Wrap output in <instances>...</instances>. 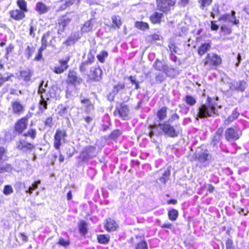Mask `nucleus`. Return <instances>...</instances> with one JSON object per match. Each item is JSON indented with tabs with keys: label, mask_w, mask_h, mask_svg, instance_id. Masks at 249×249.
<instances>
[{
	"label": "nucleus",
	"mask_w": 249,
	"mask_h": 249,
	"mask_svg": "<svg viewBox=\"0 0 249 249\" xmlns=\"http://www.w3.org/2000/svg\"><path fill=\"white\" fill-rule=\"evenodd\" d=\"M217 100V97L215 101H213L210 97H208L207 103L201 105L198 107L197 117L200 118H205L217 114V110L216 109V107L217 106L216 103Z\"/></svg>",
	"instance_id": "obj_1"
},
{
	"label": "nucleus",
	"mask_w": 249,
	"mask_h": 249,
	"mask_svg": "<svg viewBox=\"0 0 249 249\" xmlns=\"http://www.w3.org/2000/svg\"><path fill=\"white\" fill-rule=\"evenodd\" d=\"M67 81L69 84L66 91V98H70L71 96H77L75 87L81 83L82 79L78 76L75 71L70 70Z\"/></svg>",
	"instance_id": "obj_2"
},
{
	"label": "nucleus",
	"mask_w": 249,
	"mask_h": 249,
	"mask_svg": "<svg viewBox=\"0 0 249 249\" xmlns=\"http://www.w3.org/2000/svg\"><path fill=\"white\" fill-rule=\"evenodd\" d=\"M211 157V155L207 149H202L200 148L197 149L195 154V160L198 162L201 168L209 165Z\"/></svg>",
	"instance_id": "obj_3"
},
{
	"label": "nucleus",
	"mask_w": 249,
	"mask_h": 249,
	"mask_svg": "<svg viewBox=\"0 0 249 249\" xmlns=\"http://www.w3.org/2000/svg\"><path fill=\"white\" fill-rule=\"evenodd\" d=\"M67 136V132L64 129H57L54 135L53 146L55 149L59 150L60 146L66 142Z\"/></svg>",
	"instance_id": "obj_4"
},
{
	"label": "nucleus",
	"mask_w": 249,
	"mask_h": 249,
	"mask_svg": "<svg viewBox=\"0 0 249 249\" xmlns=\"http://www.w3.org/2000/svg\"><path fill=\"white\" fill-rule=\"evenodd\" d=\"M96 155V148L93 146H89L85 147L79 156V159L82 162H87L89 159Z\"/></svg>",
	"instance_id": "obj_5"
},
{
	"label": "nucleus",
	"mask_w": 249,
	"mask_h": 249,
	"mask_svg": "<svg viewBox=\"0 0 249 249\" xmlns=\"http://www.w3.org/2000/svg\"><path fill=\"white\" fill-rule=\"evenodd\" d=\"M159 127L165 135L170 137H176L178 135V132H177L174 126L169 124L168 122H164L159 124Z\"/></svg>",
	"instance_id": "obj_6"
},
{
	"label": "nucleus",
	"mask_w": 249,
	"mask_h": 249,
	"mask_svg": "<svg viewBox=\"0 0 249 249\" xmlns=\"http://www.w3.org/2000/svg\"><path fill=\"white\" fill-rule=\"evenodd\" d=\"M157 9L163 12L168 13L175 3V0H156Z\"/></svg>",
	"instance_id": "obj_7"
},
{
	"label": "nucleus",
	"mask_w": 249,
	"mask_h": 249,
	"mask_svg": "<svg viewBox=\"0 0 249 249\" xmlns=\"http://www.w3.org/2000/svg\"><path fill=\"white\" fill-rule=\"evenodd\" d=\"M222 62L220 56L216 54H208L205 62L206 66H209L213 69V67L219 65Z\"/></svg>",
	"instance_id": "obj_8"
},
{
	"label": "nucleus",
	"mask_w": 249,
	"mask_h": 249,
	"mask_svg": "<svg viewBox=\"0 0 249 249\" xmlns=\"http://www.w3.org/2000/svg\"><path fill=\"white\" fill-rule=\"evenodd\" d=\"M241 133L237 128H228L225 132V139L228 142L235 141L238 140Z\"/></svg>",
	"instance_id": "obj_9"
},
{
	"label": "nucleus",
	"mask_w": 249,
	"mask_h": 249,
	"mask_svg": "<svg viewBox=\"0 0 249 249\" xmlns=\"http://www.w3.org/2000/svg\"><path fill=\"white\" fill-rule=\"evenodd\" d=\"M71 58L70 56H67L64 59L59 61V66L54 68L53 71L56 74H61L69 68L68 62Z\"/></svg>",
	"instance_id": "obj_10"
},
{
	"label": "nucleus",
	"mask_w": 249,
	"mask_h": 249,
	"mask_svg": "<svg viewBox=\"0 0 249 249\" xmlns=\"http://www.w3.org/2000/svg\"><path fill=\"white\" fill-rule=\"evenodd\" d=\"M235 12L232 11L230 13L224 14L218 18V20L224 22L231 23L234 25H237L239 23L238 19L235 16Z\"/></svg>",
	"instance_id": "obj_11"
},
{
	"label": "nucleus",
	"mask_w": 249,
	"mask_h": 249,
	"mask_svg": "<svg viewBox=\"0 0 249 249\" xmlns=\"http://www.w3.org/2000/svg\"><path fill=\"white\" fill-rule=\"evenodd\" d=\"M11 106L12 112L17 115H20L24 111V107L18 100L11 101Z\"/></svg>",
	"instance_id": "obj_12"
},
{
	"label": "nucleus",
	"mask_w": 249,
	"mask_h": 249,
	"mask_svg": "<svg viewBox=\"0 0 249 249\" xmlns=\"http://www.w3.org/2000/svg\"><path fill=\"white\" fill-rule=\"evenodd\" d=\"M129 108L127 105L122 104L119 108H116L114 111V114H118L120 117L123 120L128 119Z\"/></svg>",
	"instance_id": "obj_13"
},
{
	"label": "nucleus",
	"mask_w": 249,
	"mask_h": 249,
	"mask_svg": "<svg viewBox=\"0 0 249 249\" xmlns=\"http://www.w3.org/2000/svg\"><path fill=\"white\" fill-rule=\"evenodd\" d=\"M223 133V129L218 128L215 133L212 137V145L213 146V149H217L220 141L221 140V135Z\"/></svg>",
	"instance_id": "obj_14"
},
{
	"label": "nucleus",
	"mask_w": 249,
	"mask_h": 249,
	"mask_svg": "<svg viewBox=\"0 0 249 249\" xmlns=\"http://www.w3.org/2000/svg\"><path fill=\"white\" fill-rule=\"evenodd\" d=\"M17 148L19 150H31L34 148V145L26 141V138L20 139L16 143Z\"/></svg>",
	"instance_id": "obj_15"
},
{
	"label": "nucleus",
	"mask_w": 249,
	"mask_h": 249,
	"mask_svg": "<svg viewBox=\"0 0 249 249\" xmlns=\"http://www.w3.org/2000/svg\"><path fill=\"white\" fill-rule=\"evenodd\" d=\"M27 119L23 118L19 120L16 124L15 130L19 133H21L27 126Z\"/></svg>",
	"instance_id": "obj_16"
},
{
	"label": "nucleus",
	"mask_w": 249,
	"mask_h": 249,
	"mask_svg": "<svg viewBox=\"0 0 249 249\" xmlns=\"http://www.w3.org/2000/svg\"><path fill=\"white\" fill-rule=\"evenodd\" d=\"M90 73L94 80L99 81L101 79L103 71L99 67H93L90 69Z\"/></svg>",
	"instance_id": "obj_17"
},
{
	"label": "nucleus",
	"mask_w": 249,
	"mask_h": 249,
	"mask_svg": "<svg viewBox=\"0 0 249 249\" xmlns=\"http://www.w3.org/2000/svg\"><path fill=\"white\" fill-rule=\"evenodd\" d=\"M69 106L60 104L57 107V114L64 118H68Z\"/></svg>",
	"instance_id": "obj_18"
},
{
	"label": "nucleus",
	"mask_w": 249,
	"mask_h": 249,
	"mask_svg": "<svg viewBox=\"0 0 249 249\" xmlns=\"http://www.w3.org/2000/svg\"><path fill=\"white\" fill-rule=\"evenodd\" d=\"M94 57L91 54L89 55L88 60L83 62L81 64L79 67L80 71L82 72H85L89 67V65L94 62Z\"/></svg>",
	"instance_id": "obj_19"
},
{
	"label": "nucleus",
	"mask_w": 249,
	"mask_h": 249,
	"mask_svg": "<svg viewBox=\"0 0 249 249\" xmlns=\"http://www.w3.org/2000/svg\"><path fill=\"white\" fill-rule=\"evenodd\" d=\"M117 227L118 224L113 219L108 218L106 220L105 228L108 231H114L117 229Z\"/></svg>",
	"instance_id": "obj_20"
},
{
	"label": "nucleus",
	"mask_w": 249,
	"mask_h": 249,
	"mask_svg": "<svg viewBox=\"0 0 249 249\" xmlns=\"http://www.w3.org/2000/svg\"><path fill=\"white\" fill-rule=\"evenodd\" d=\"M49 9V7L47 6L42 2H37L36 3L35 9L39 14L47 13Z\"/></svg>",
	"instance_id": "obj_21"
},
{
	"label": "nucleus",
	"mask_w": 249,
	"mask_h": 249,
	"mask_svg": "<svg viewBox=\"0 0 249 249\" xmlns=\"http://www.w3.org/2000/svg\"><path fill=\"white\" fill-rule=\"evenodd\" d=\"M10 16L16 20H19L25 17L24 13L19 9H16L10 12Z\"/></svg>",
	"instance_id": "obj_22"
},
{
	"label": "nucleus",
	"mask_w": 249,
	"mask_h": 249,
	"mask_svg": "<svg viewBox=\"0 0 249 249\" xmlns=\"http://www.w3.org/2000/svg\"><path fill=\"white\" fill-rule=\"evenodd\" d=\"M153 66L154 68L158 71H163L165 73L167 72L168 66L159 60H157L155 62Z\"/></svg>",
	"instance_id": "obj_23"
},
{
	"label": "nucleus",
	"mask_w": 249,
	"mask_h": 249,
	"mask_svg": "<svg viewBox=\"0 0 249 249\" xmlns=\"http://www.w3.org/2000/svg\"><path fill=\"white\" fill-rule=\"evenodd\" d=\"M33 72L30 70H25L20 71V76L22 79L25 82L30 81Z\"/></svg>",
	"instance_id": "obj_24"
},
{
	"label": "nucleus",
	"mask_w": 249,
	"mask_h": 249,
	"mask_svg": "<svg viewBox=\"0 0 249 249\" xmlns=\"http://www.w3.org/2000/svg\"><path fill=\"white\" fill-rule=\"evenodd\" d=\"M162 17V14L156 12L151 15L150 19L154 24L159 23L160 22Z\"/></svg>",
	"instance_id": "obj_25"
},
{
	"label": "nucleus",
	"mask_w": 249,
	"mask_h": 249,
	"mask_svg": "<svg viewBox=\"0 0 249 249\" xmlns=\"http://www.w3.org/2000/svg\"><path fill=\"white\" fill-rule=\"evenodd\" d=\"M93 19H90V20L86 22L81 28L82 31L85 33L90 31L93 28Z\"/></svg>",
	"instance_id": "obj_26"
},
{
	"label": "nucleus",
	"mask_w": 249,
	"mask_h": 249,
	"mask_svg": "<svg viewBox=\"0 0 249 249\" xmlns=\"http://www.w3.org/2000/svg\"><path fill=\"white\" fill-rule=\"evenodd\" d=\"M41 183L40 180L35 181L33 183H32V185L29 187L24 186V188L25 190V192L26 193H28L29 194H32L33 191L37 188L38 185H39Z\"/></svg>",
	"instance_id": "obj_27"
},
{
	"label": "nucleus",
	"mask_w": 249,
	"mask_h": 249,
	"mask_svg": "<svg viewBox=\"0 0 249 249\" xmlns=\"http://www.w3.org/2000/svg\"><path fill=\"white\" fill-rule=\"evenodd\" d=\"M13 75L9 72L0 73V86H2L4 83L9 81Z\"/></svg>",
	"instance_id": "obj_28"
},
{
	"label": "nucleus",
	"mask_w": 249,
	"mask_h": 249,
	"mask_svg": "<svg viewBox=\"0 0 249 249\" xmlns=\"http://www.w3.org/2000/svg\"><path fill=\"white\" fill-rule=\"evenodd\" d=\"M72 17L71 14H67L60 19L59 24L61 25L63 28L65 27L72 20Z\"/></svg>",
	"instance_id": "obj_29"
},
{
	"label": "nucleus",
	"mask_w": 249,
	"mask_h": 249,
	"mask_svg": "<svg viewBox=\"0 0 249 249\" xmlns=\"http://www.w3.org/2000/svg\"><path fill=\"white\" fill-rule=\"evenodd\" d=\"M211 48V45L210 43H205L202 44L199 48L198 53L199 55H202L205 53H206Z\"/></svg>",
	"instance_id": "obj_30"
},
{
	"label": "nucleus",
	"mask_w": 249,
	"mask_h": 249,
	"mask_svg": "<svg viewBox=\"0 0 249 249\" xmlns=\"http://www.w3.org/2000/svg\"><path fill=\"white\" fill-rule=\"evenodd\" d=\"M47 102L41 95V99L39 103V110L41 113H43L47 108Z\"/></svg>",
	"instance_id": "obj_31"
},
{
	"label": "nucleus",
	"mask_w": 249,
	"mask_h": 249,
	"mask_svg": "<svg viewBox=\"0 0 249 249\" xmlns=\"http://www.w3.org/2000/svg\"><path fill=\"white\" fill-rule=\"evenodd\" d=\"M170 175V171L169 169H166L162 173V177L159 178V180L160 182L165 184L168 180L169 177Z\"/></svg>",
	"instance_id": "obj_32"
},
{
	"label": "nucleus",
	"mask_w": 249,
	"mask_h": 249,
	"mask_svg": "<svg viewBox=\"0 0 249 249\" xmlns=\"http://www.w3.org/2000/svg\"><path fill=\"white\" fill-rule=\"evenodd\" d=\"M178 215V211L175 209H172L168 211V216L169 219L173 221L177 220Z\"/></svg>",
	"instance_id": "obj_33"
},
{
	"label": "nucleus",
	"mask_w": 249,
	"mask_h": 249,
	"mask_svg": "<svg viewBox=\"0 0 249 249\" xmlns=\"http://www.w3.org/2000/svg\"><path fill=\"white\" fill-rule=\"evenodd\" d=\"M167 107H163L157 113V117L160 121L164 120L166 117Z\"/></svg>",
	"instance_id": "obj_34"
},
{
	"label": "nucleus",
	"mask_w": 249,
	"mask_h": 249,
	"mask_svg": "<svg viewBox=\"0 0 249 249\" xmlns=\"http://www.w3.org/2000/svg\"><path fill=\"white\" fill-rule=\"evenodd\" d=\"M110 237L105 234H101L97 236V240L99 243L103 244H106L108 243Z\"/></svg>",
	"instance_id": "obj_35"
},
{
	"label": "nucleus",
	"mask_w": 249,
	"mask_h": 249,
	"mask_svg": "<svg viewBox=\"0 0 249 249\" xmlns=\"http://www.w3.org/2000/svg\"><path fill=\"white\" fill-rule=\"evenodd\" d=\"M79 231L80 233L83 235H85L87 232V224L84 221H82L80 222L79 225Z\"/></svg>",
	"instance_id": "obj_36"
},
{
	"label": "nucleus",
	"mask_w": 249,
	"mask_h": 249,
	"mask_svg": "<svg viewBox=\"0 0 249 249\" xmlns=\"http://www.w3.org/2000/svg\"><path fill=\"white\" fill-rule=\"evenodd\" d=\"M108 53L106 51H102L97 55L98 60L102 63L105 61V59L108 56Z\"/></svg>",
	"instance_id": "obj_37"
},
{
	"label": "nucleus",
	"mask_w": 249,
	"mask_h": 249,
	"mask_svg": "<svg viewBox=\"0 0 249 249\" xmlns=\"http://www.w3.org/2000/svg\"><path fill=\"white\" fill-rule=\"evenodd\" d=\"M12 171V167L10 164L6 163L0 165V173L4 172H11Z\"/></svg>",
	"instance_id": "obj_38"
},
{
	"label": "nucleus",
	"mask_w": 249,
	"mask_h": 249,
	"mask_svg": "<svg viewBox=\"0 0 249 249\" xmlns=\"http://www.w3.org/2000/svg\"><path fill=\"white\" fill-rule=\"evenodd\" d=\"M49 37V34H44L41 39V46L40 48V51L45 50L47 46V39Z\"/></svg>",
	"instance_id": "obj_39"
},
{
	"label": "nucleus",
	"mask_w": 249,
	"mask_h": 249,
	"mask_svg": "<svg viewBox=\"0 0 249 249\" xmlns=\"http://www.w3.org/2000/svg\"><path fill=\"white\" fill-rule=\"evenodd\" d=\"M135 26L138 29H141L142 30H145L149 28L148 24L146 22H144L142 21L136 22Z\"/></svg>",
	"instance_id": "obj_40"
},
{
	"label": "nucleus",
	"mask_w": 249,
	"mask_h": 249,
	"mask_svg": "<svg viewBox=\"0 0 249 249\" xmlns=\"http://www.w3.org/2000/svg\"><path fill=\"white\" fill-rule=\"evenodd\" d=\"M235 89L238 91H243L246 88V83L243 81H239L236 82L234 85Z\"/></svg>",
	"instance_id": "obj_41"
},
{
	"label": "nucleus",
	"mask_w": 249,
	"mask_h": 249,
	"mask_svg": "<svg viewBox=\"0 0 249 249\" xmlns=\"http://www.w3.org/2000/svg\"><path fill=\"white\" fill-rule=\"evenodd\" d=\"M17 4L20 9L23 12H27V3L24 0H18Z\"/></svg>",
	"instance_id": "obj_42"
},
{
	"label": "nucleus",
	"mask_w": 249,
	"mask_h": 249,
	"mask_svg": "<svg viewBox=\"0 0 249 249\" xmlns=\"http://www.w3.org/2000/svg\"><path fill=\"white\" fill-rule=\"evenodd\" d=\"M185 102L189 106H193L196 104V99L191 95H187L185 98Z\"/></svg>",
	"instance_id": "obj_43"
},
{
	"label": "nucleus",
	"mask_w": 249,
	"mask_h": 249,
	"mask_svg": "<svg viewBox=\"0 0 249 249\" xmlns=\"http://www.w3.org/2000/svg\"><path fill=\"white\" fill-rule=\"evenodd\" d=\"M36 134V131L35 129H30L28 130L27 133L24 134L23 136L26 138V137H30L32 140H34Z\"/></svg>",
	"instance_id": "obj_44"
},
{
	"label": "nucleus",
	"mask_w": 249,
	"mask_h": 249,
	"mask_svg": "<svg viewBox=\"0 0 249 249\" xmlns=\"http://www.w3.org/2000/svg\"><path fill=\"white\" fill-rule=\"evenodd\" d=\"M239 115V112L237 111L236 109H235L232 111L231 115L228 118L227 121H228V123L233 122L238 118Z\"/></svg>",
	"instance_id": "obj_45"
},
{
	"label": "nucleus",
	"mask_w": 249,
	"mask_h": 249,
	"mask_svg": "<svg viewBox=\"0 0 249 249\" xmlns=\"http://www.w3.org/2000/svg\"><path fill=\"white\" fill-rule=\"evenodd\" d=\"M82 118L86 123V124H85V126L87 127V125L90 124L92 122L94 115L91 114L90 115L83 116Z\"/></svg>",
	"instance_id": "obj_46"
},
{
	"label": "nucleus",
	"mask_w": 249,
	"mask_h": 249,
	"mask_svg": "<svg viewBox=\"0 0 249 249\" xmlns=\"http://www.w3.org/2000/svg\"><path fill=\"white\" fill-rule=\"evenodd\" d=\"M112 22L114 25L119 28L121 25V18L118 16H113L111 18Z\"/></svg>",
	"instance_id": "obj_47"
},
{
	"label": "nucleus",
	"mask_w": 249,
	"mask_h": 249,
	"mask_svg": "<svg viewBox=\"0 0 249 249\" xmlns=\"http://www.w3.org/2000/svg\"><path fill=\"white\" fill-rule=\"evenodd\" d=\"M122 132L119 129H116L114 130L110 135L109 138L113 140H116L121 135Z\"/></svg>",
	"instance_id": "obj_48"
},
{
	"label": "nucleus",
	"mask_w": 249,
	"mask_h": 249,
	"mask_svg": "<svg viewBox=\"0 0 249 249\" xmlns=\"http://www.w3.org/2000/svg\"><path fill=\"white\" fill-rule=\"evenodd\" d=\"M219 15V10L218 6L217 5H214L213 7L211 16L213 18H214L215 17H217Z\"/></svg>",
	"instance_id": "obj_49"
},
{
	"label": "nucleus",
	"mask_w": 249,
	"mask_h": 249,
	"mask_svg": "<svg viewBox=\"0 0 249 249\" xmlns=\"http://www.w3.org/2000/svg\"><path fill=\"white\" fill-rule=\"evenodd\" d=\"M128 80L131 82V83L135 85V89H138L140 88L139 83L137 81L136 78L134 76H130L128 77Z\"/></svg>",
	"instance_id": "obj_50"
},
{
	"label": "nucleus",
	"mask_w": 249,
	"mask_h": 249,
	"mask_svg": "<svg viewBox=\"0 0 249 249\" xmlns=\"http://www.w3.org/2000/svg\"><path fill=\"white\" fill-rule=\"evenodd\" d=\"M135 249H148L146 242L145 241L139 242L136 245Z\"/></svg>",
	"instance_id": "obj_51"
},
{
	"label": "nucleus",
	"mask_w": 249,
	"mask_h": 249,
	"mask_svg": "<svg viewBox=\"0 0 249 249\" xmlns=\"http://www.w3.org/2000/svg\"><path fill=\"white\" fill-rule=\"evenodd\" d=\"M13 192V189L11 186L7 185L4 186L3 193L5 195H9Z\"/></svg>",
	"instance_id": "obj_52"
},
{
	"label": "nucleus",
	"mask_w": 249,
	"mask_h": 249,
	"mask_svg": "<svg viewBox=\"0 0 249 249\" xmlns=\"http://www.w3.org/2000/svg\"><path fill=\"white\" fill-rule=\"evenodd\" d=\"M221 31L225 35H230L231 33V28L223 25L221 27Z\"/></svg>",
	"instance_id": "obj_53"
},
{
	"label": "nucleus",
	"mask_w": 249,
	"mask_h": 249,
	"mask_svg": "<svg viewBox=\"0 0 249 249\" xmlns=\"http://www.w3.org/2000/svg\"><path fill=\"white\" fill-rule=\"evenodd\" d=\"M226 249H234L232 240L230 238H228L226 242Z\"/></svg>",
	"instance_id": "obj_54"
},
{
	"label": "nucleus",
	"mask_w": 249,
	"mask_h": 249,
	"mask_svg": "<svg viewBox=\"0 0 249 249\" xmlns=\"http://www.w3.org/2000/svg\"><path fill=\"white\" fill-rule=\"evenodd\" d=\"M58 244L63 247H67L69 245L70 242L68 240H65L64 238L61 237L59 239Z\"/></svg>",
	"instance_id": "obj_55"
},
{
	"label": "nucleus",
	"mask_w": 249,
	"mask_h": 249,
	"mask_svg": "<svg viewBox=\"0 0 249 249\" xmlns=\"http://www.w3.org/2000/svg\"><path fill=\"white\" fill-rule=\"evenodd\" d=\"M201 2V8L204 9V7L209 6L212 2V0H200Z\"/></svg>",
	"instance_id": "obj_56"
},
{
	"label": "nucleus",
	"mask_w": 249,
	"mask_h": 249,
	"mask_svg": "<svg viewBox=\"0 0 249 249\" xmlns=\"http://www.w3.org/2000/svg\"><path fill=\"white\" fill-rule=\"evenodd\" d=\"M44 124L47 127H52L53 125V118L52 117L47 118L45 121Z\"/></svg>",
	"instance_id": "obj_57"
},
{
	"label": "nucleus",
	"mask_w": 249,
	"mask_h": 249,
	"mask_svg": "<svg viewBox=\"0 0 249 249\" xmlns=\"http://www.w3.org/2000/svg\"><path fill=\"white\" fill-rule=\"evenodd\" d=\"M179 118V115L177 113H174L171 115V116L169 119V120L167 122H168L169 123V122H173L176 120H178Z\"/></svg>",
	"instance_id": "obj_58"
},
{
	"label": "nucleus",
	"mask_w": 249,
	"mask_h": 249,
	"mask_svg": "<svg viewBox=\"0 0 249 249\" xmlns=\"http://www.w3.org/2000/svg\"><path fill=\"white\" fill-rule=\"evenodd\" d=\"M60 2H61V4L59 8V10H64L68 7L66 0H61Z\"/></svg>",
	"instance_id": "obj_59"
},
{
	"label": "nucleus",
	"mask_w": 249,
	"mask_h": 249,
	"mask_svg": "<svg viewBox=\"0 0 249 249\" xmlns=\"http://www.w3.org/2000/svg\"><path fill=\"white\" fill-rule=\"evenodd\" d=\"M169 49L170 50V51L171 52V53H178V47H177L175 44H170L169 45Z\"/></svg>",
	"instance_id": "obj_60"
},
{
	"label": "nucleus",
	"mask_w": 249,
	"mask_h": 249,
	"mask_svg": "<svg viewBox=\"0 0 249 249\" xmlns=\"http://www.w3.org/2000/svg\"><path fill=\"white\" fill-rule=\"evenodd\" d=\"M43 83H44L43 81H42L41 82V84L40 85V86L39 87L38 90V94H40V98H41V95H42V93L45 92V89L43 87Z\"/></svg>",
	"instance_id": "obj_61"
},
{
	"label": "nucleus",
	"mask_w": 249,
	"mask_h": 249,
	"mask_svg": "<svg viewBox=\"0 0 249 249\" xmlns=\"http://www.w3.org/2000/svg\"><path fill=\"white\" fill-rule=\"evenodd\" d=\"M94 107L90 103L85 106V112L88 113L89 112L92 110Z\"/></svg>",
	"instance_id": "obj_62"
},
{
	"label": "nucleus",
	"mask_w": 249,
	"mask_h": 249,
	"mask_svg": "<svg viewBox=\"0 0 249 249\" xmlns=\"http://www.w3.org/2000/svg\"><path fill=\"white\" fill-rule=\"evenodd\" d=\"M164 79H165L164 76L162 74H159L157 75L156 77V80L160 83L163 81Z\"/></svg>",
	"instance_id": "obj_63"
},
{
	"label": "nucleus",
	"mask_w": 249,
	"mask_h": 249,
	"mask_svg": "<svg viewBox=\"0 0 249 249\" xmlns=\"http://www.w3.org/2000/svg\"><path fill=\"white\" fill-rule=\"evenodd\" d=\"M189 0H179L178 4L182 7H185L189 3Z\"/></svg>",
	"instance_id": "obj_64"
}]
</instances>
